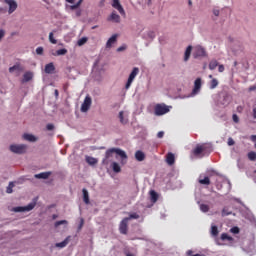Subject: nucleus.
Wrapping results in <instances>:
<instances>
[{
	"label": "nucleus",
	"instance_id": "obj_60",
	"mask_svg": "<svg viewBox=\"0 0 256 256\" xmlns=\"http://www.w3.org/2000/svg\"><path fill=\"white\" fill-rule=\"evenodd\" d=\"M76 15H77V17H80V16H81V11H78V12L76 13Z\"/></svg>",
	"mask_w": 256,
	"mask_h": 256
},
{
	"label": "nucleus",
	"instance_id": "obj_20",
	"mask_svg": "<svg viewBox=\"0 0 256 256\" xmlns=\"http://www.w3.org/2000/svg\"><path fill=\"white\" fill-rule=\"evenodd\" d=\"M135 159L137 161H145V153H143V151H141V150L136 151Z\"/></svg>",
	"mask_w": 256,
	"mask_h": 256
},
{
	"label": "nucleus",
	"instance_id": "obj_12",
	"mask_svg": "<svg viewBox=\"0 0 256 256\" xmlns=\"http://www.w3.org/2000/svg\"><path fill=\"white\" fill-rule=\"evenodd\" d=\"M108 21H112L113 23H121V16H119V14H117V12L114 11L108 17Z\"/></svg>",
	"mask_w": 256,
	"mask_h": 256
},
{
	"label": "nucleus",
	"instance_id": "obj_33",
	"mask_svg": "<svg viewBox=\"0 0 256 256\" xmlns=\"http://www.w3.org/2000/svg\"><path fill=\"white\" fill-rule=\"evenodd\" d=\"M54 55H57L58 57L61 55H67V49L62 48L56 51V53Z\"/></svg>",
	"mask_w": 256,
	"mask_h": 256
},
{
	"label": "nucleus",
	"instance_id": "obj_39",
	"mask_svg": "<svg viewBox=\"0 0 256 256\" xmlns=\"http://www.w3.org/2000/svg\"><path fill=\"white\" fill-rule=\"evenodd\" d=\"M60 225H67V220L56 221L54 227H59Z\"/></svg>",
	"mask_w": 256,
	"mask_h": 256
},
{
	"label": "nucleus",
	"instance_id": "obj_44",
	"mask_svg": "<svg viewBox=\"0 0 256 256\" xmlns=\"http://www.w3.org/2000/svg\"><path fill=\"white\" fill-rule=\"evenodd\" d=\"M119 119H120V123H122L123 125L127 123V121H125V119L123 118V111L119 112Z\"/></svg>",
	"mask_w": 256,
	"mask_h": 256
},
{
	"label": "nucleus",
	"instance_id": "obj_50",
	"mask_svg": "<svg viewBox=\"0 0 256 256\" xmlns=\"http://www.w3.org/2000/svg\"><path fill=\"white\" fill-rule=\"evenodd\" d=\"M218 71H219V73H223V71H225V66L223 64H220L218 66Z\"/></svg>",
	"mask_w": 256,
	"mask_h": 256
},
{
	"label": "nucleus",
	"instance_id": "obj_10",
	"mask_svg": "<svg viewBox=\"0 0 256 256\" xmlns=\"http://www.w3.org/2000/svg\"><path fill=\"white\" fill-rule=\"evenodd\" d=\"M7 5H9L8 13L11 15V13H15L17 11V2L15 0H4Z\"/></svg>",
	"mask_w": 256,
	"mask_h": 256
},
{
	"label": "nucleus",
	"instance_id": "obj_8",
	"mask_svg": "<svg viewBox=\"0 0 256 256\" xmlns=\"http://www.w3.org/2000/svg\"><path fill=\"white\" fill-rule=\"evenodd\" d=\"M91 103H92V99L91 96H86L84 99V102L81 105V111L82 113H87V111H89V109H91Z\"/></svg>",
	"mask_w": 256,
	"mask_h": 256
},
{
	"label": "nucleus",
	"instance_id": "obj_25",
	"mask_svg": "<svg viewBox=\"0 0 256 256\" xmlns=\"http://www.w3.org/2000/svg\"><path fill=\"white\" fill-rule=\"evenodd\" d=\"M150 197H151L152 203H157V199H159V195L157 194V192H155V190L150 191Z\"/></svg>",
	"mask_w": 256,
	"mask_h": 256
},
{
	"label": "nucleus",
	"instance_id": "obj_41",
	"mask_svg": "<svg viewBox=\"0 0 256 256\" xmlns=\"http://www.w3.org/2000/svg\"><path fill=\"white\" fill-rule=\"evenodd\" d=\"M86 43H87V38H85V37L78 40L79 47L85 45Z\"/></svg>",
	"mask_w": 256,
	"mask_h": 256
},
{
	"label": "nucleus",
	"instance_id": "obj_13",
	"mask_svg": "<svg viewBox=\"0 0 256 256\" xmlns=\"http://www.w3.org/2000/svg\"><path fill=\"white\" fill-rule=\"evenodd\" d=\"M206 150H207V146H206L205 144H203V145H198V146H196V148L193 150V153H194V155L199 156V155H201V153H204V151H206Z\"/></svg>",
	"mask_w": 256,
	"mask_h": 256
},
{
	"label": "nucleus",
	"instance_id": "obj_22",
	"mask_svg": "<svg viewBox=\"0 0 256 256\" xmlns=\"http://www.w3.org/2000/svg\"><path fill=\"white\" fill-rule=\"evenodd\" d=\"M23 139L30 141V143H35V141H37V137L33 136V134H24Z\"/></svg>",
	"mask_w": 256,
	"mask_h": 256
},
{
	"label": "nucleus",
	"instance_id": "obj_59",
	"mask_svg": "<svg viewBox=\"0 0 256 256\" xmlns=\"http://www.w3.org/2000/svg\"><path fill=\"white\" fill-rule=\"evenodd\" d=\"M67 3H75V0H66Z\"/></svg>",
	"mask_w": 256,
	"mask_h": 256
},
{
	"label": "nucleus",
	"instance_id": "obj_49",
	"mask_svg": "<svg viewBox=\"0 0 256 256\" xmlns=\"http://www.w3.org/2000/svg\"><path fill=\"white\" fill-rule=\"evenodd\" d=\"M164 136H165V132H163V131H160L157 133L158 139H163Z\"/></svg>",
	"mask_w": 256,
	"mask_h": 256
},
{
	"label": "nucleus",
	"instance_id": "obj_45",
	"mask_svg": "<svg viewBox=\"0 0 256 256\" xmlns=\"http://www.w3.org/2000/svg\"><path fill=\"white\" fill-rule=\"evenodd\" d=\"M228 145L229 147H233V145H235V140H233V138H228Z\"/></svg>",
	"mask_w": 256,
	"mask_h": 256
},
{
	"label": "nucleus",
	"instance_id": "obj_47",
	"mask_svg": "<svg viewBox=\"0 0 256 256\" xmlns=\"http://www.w3.org/2000/svg\"><path fill=\"white\" fill-rule=\"evenodd\" d=\"M232 119H233L234 123H239V116H237V114H233Z\"/></svg>",
	"mask_w": 256,
	"mask_h": 256
},
{
	"label": "nucleus",
	"instance_id": "obj_5",
	"mask_svg": "<svg viewBox=\"0 0 256 256\" xmlns=\"http://www.w3.org/2000/svg\"><path fill=\"white\" fill-rule=\"evenodd\" d=\"M138 75H139V68L134 67L128 77L127 83L125 85V89H129L131 87L133 81H135V77H137Z\"/></svg>",
	"mask_w": 256,
	"mask_h": 256
},
{
	"label": "nucleus",
	"instance_id": "obj_53",
	"mask_svg": "<svg viewBox=\"0 0 256 256\" xmlns=\"http://www.w3.org/2000/svg\"><path fill=\"white\" fill-rule=\"evenodd\" d=\"M3 37H5V30H0V41Z\"/></svg>",
	"mask_w": 256,
	"mask_h": 256
},
{
	"label": "nucleus",
	"instance_id": "obj_56",
	"mask_svg": "<svg viewBox=\"0 0 256 256\" xmlns=\"http://www.w3.org/2000/svg\"><path fill=\"white\" fill-rule=\"evenodd\" d=\"M251 141H256V135L251 136Z\"/></svg>",
	"mask_w": 256,
	"mask_h": 256
},
{
	"label": "nucleus",
	"instance_id": "obj_28",
	"mask_svg": "<svg viewBox=\"0 0 256 256\" xmlns=\"http://www.w3.org/2000/svg\"><path fill=\"white\" fill-rule=\"evenodd\" d=\"M221 241H233V237L229 236L227 233H222L220 236Z\"/></svg>",
	"mask_w": 256,
	"mask_h": 256
},
{
	"label": "nucleus",
	"instance_id": "obj_32",
	"mask_svg": "<svg viewBox=\"0 0 256 256\" xmlns=\"http://www.w3.org/2000/svg\"><path fill=\"white\" fill-rule=\"evenodd\" d=\"M83 3V0H79L76 4H74V5H71L70 6V9L72 10V11H75V9H79V7H81V4Z\"/></svg>",
	"mask_w": 256,
	"mask_h": 256
},
{
	"label": "nucleus",
	"instance_id": "obj_3",
	"mask_svg": "<svg viewBox=\"0 0 256 256\" xmlns=\"http://www.w3.org/2000/svg\"><path fill=\"white\" fill-rule=\"evenodd\" d=\"M10 151L12 153H16L17 155H23V153H27V145L12 144V145H10Z\"/></svg>",
	"mask_w": 256,
	"mask_h": 256
},
{
	"label": "nucleus",
	"instance_id": "obj_30",
	"mask_svg": "<svg viewBox=\"0 0 256 256\" xmlns=\"http://www.w3.org/2000/svg\"><path fill=\"white\" fill-rule=\"evenodd\" d=\"M86 162L88 163V165H97V159L91 156L86 157Z\"/></svg>",
	"mask_w": 256,
	"mask_h": 256
},
{
	"label": "nucleus",
	"instance_id": "obj_17",
	"mask_svg": "<svg viewBox=\"0 0 256 256\" xmlns=\"http://www.w3.org/2000/svg\"><path fill=\"white\" fill-rule=\"evenodd\" d=\"M166 162H167L168 165H174L175 164V154L169 152L166 155Z\"/></svg>",
	"mask_w": 256,
	"mask_h": 256
},
{
	"label": "nucleus",
	"instance_id": "obj_14",
	"mask_svg": "<svg viewBox=\"0 0 256 256\" xmlns=\"http://www.w3.org/2000/svg\"><path fill=\"white\" fill-rule=\"evenodd\" d=\"M198 183H200V185H211V179H209V176L203 178V174H201L198 178Z\"/></svg>",
	"mask_w": 256,
	"mask_h": 256
},
{
	"label": "nucleus",
	"instance_id": "obj_9",
	"mask_svg": "<svg viewBox=\"0 0 256 256\" xmlns=\"http://www.w3.org/2000/svg\"><path fill=\"white\" fill-rule=\"evenodd\" d=\"M112 7L116 9L120 15H122V17H125V9H123V6L119 0H113Z\"/></svg>",
	"mask_w": 256,
	"mask_h": 256
},
{
	"label": "nucleus",
	"instance_id": "obj_52",
	"mask_svg": "<svg viewBox=\"0 0 256 256\" xmlns=\"http://www.w3.org/2000/svg\"><path fill=\"white\" fill-rule=\"evenodd\" d=\"M127 49V46H120L117 48L118 53H121V51H125Z\"/></svg>",
	"mask_w": 256,
	"mask_h": 256
},
{
	"label": "nucleus",
	"instance_id": "obj_2",
	"mask_svg": "<svg viewBox=\"0 0 256 256\" xmlns=\"http://www.w3.org/2000/svg\"><path fill=\"white\" fill-rule=\"evenodd\" d=\"M171 107L170 106H167L166 104H157L155 107H154V113L155 115H157L158 117L161 116V115H165L167 113H169Z\"/></svg>",
	"mask_w": 256,
	"mask_h": 256
},
{
	"label": "nucleus",
	"instance_id": "obj_4",
	"mask_svg": "<svg viewBox=\"0 0 256 256\" xmlns=\"http://www.w3.org/2000/svg\"><path fill=\"white\" fill-rule=\"evenodd\" d=\"M35 202L28 204L27 206H17L13 208L15 213H25L26 211H33L35 209Z\"/></svg>",
	"mask_w": 256,
	"mask_h": 256
},
{
	"label": "nucleus",
	"instance_id": "obj_61",
	"mask_svg": "<svg viewBox=\"0 0 256 256\" xmlns=\"http://www.w3.org/2000/svg\"><path fill=\"white\" fill-rule=\"evenodd\" d=\"M250 91H255V86L250 87Z\"/></svg>",
	"mask_w": 256,
	"mask_h": 256
},
{
	"label": "nucleus",
	"instance_id": "obj_18",
	"mask_svg": "<svg viewBox=\"0 0 256 256\" xmlns=\"http://www.w3.org/2000/svg\"><path fill=\"white\" fill-rule=\"evenodd\" d=\"M53 71H55V65L53 64V62L46 64L45 73H47L48 75H51V73H53Z\"/></svg>",
	"mask_w": 256,
	"mask_h": 256
},
{
	"label": "nucleus",
	"instance_id": "obj_1",
	"mask_svg": "<svg viewBox=\"0 0 256 256\" xmlns=\"http://www.w3.org/2000/svg\"><path fill=\"white\" fill-rule=\"evenodd\" d=\"M113 154L118 155L121 158V165L127 163V153L120 148H110L105 152V158L102 160L103 165H108Z\"/></svg>",
	"mask_w": 256,
	"mask_h": 256
},
{
	"label": "nucleus",
	"instance_id": "obj_37",
	"mask_svg": "<svg viewBox=\"0 0 256 256\" xmlns=\"http://www.w3.org/2000/svg\"><path fill=\"white\" fill-rule=\"evenodd\" d=\"M49 41L52 43V45H57V40L53 37V32L49 33Z\"/></svg>",
	"mask_w": 256,
	"mask_h": 256
},
{
	"label": "nucleus",
	"instance_id": "obj_46",
	"mask_svg": "<svg viewBox=\"0 0 256 256\" xmlns=\"http://www.w3.org/2000/svg\"><path fill=\"white\" fill-rule=\"evenodd\" d=\"M83 225H85V220H83V218L80 220V224L78 226V231H81V229H83Z\"/></svg>",
	"mask_w": 256,
	"mask_h": 256
},
{
	"label": "nucleus",
	"instance_id": "obj_42",
	"mask_svg": "<svg viewBox=\"0 0 256 256\" xmlns=\"http://www.w3.org/2000/svg\"><path fill=\"white\" fill-rule=\"evenodd\" d=\"M231 211H229L227 208H223L222 210V217H227V215H231Z\"/></svg>",
	"mask_w": 256,
	"mask_h": 256
},
{
	"label": "nucleus",
	"instance_id": "obj_51",
	"mask_svg": "<svg viewBox=\"0 0 256 256\" xmlns=\"http://www.w3.org/2000/svg\"><path fill=\"white\" fill-rule=\"evenodd\" d=\"M37 55H41L43 53V47L36 48Z\"/></svg>",
	"mask_w": 256,
	"mask_h": 256
},
{
	"label": "nucleus",
	"instance_id": "obj_54",
	"mask_svg": "<svg viewBox=\"0 0 256 256\" xmlns=\"http://www.w3.org/2000/svg\"><path fill=\"white\" fill-rule=\"evenodd\" d=\"M213 15H215V17H219V10L214 9L213 10Z\"/></svg>",
	"mask_w": 256,
	"mask_h": 256
},
{
	"label": "nucleus",
	"instance_id": "obj_27",
	"mask_svg": "<svg viewBox=\"0 0 256 256\" xmlns=\"http://www.w3.org/2000/svg\"><path fill=\"white\" fill-rule=\"evenodd\" d=\"M83 199H84V203H86V205H89V192L87 191V189H83Z\"/></svg>",
	"mask_w": 256,
	"mask_h": 256
},
{
	"label": "nucleus",
	"instance_id": "obj_24",
	"mask_svg": "<svg viewBox=\"0 0 256 256\" xmlns=\"http://www.w3.org/2000/svg\"><path fill=\"white\" fill-rule=\"evenodd\" d=\"M191 51H193V46H188L184 54V61H189V58L191 57Z\"/></svg>",
	"mask_w": 256,
	"mask_h": 256
},
{
	"label": "nucleus",
	"instance_id": "obj_35",
	"mask_svg": "<svg viewBox=\"0 0 256 256\" xmlns=\"http://www.w3.org/2000/svg\"><path fill=\"white\" fill-rule=\"evenodd\" d=\"M14 71H21V66L14 65V66L9 68V73H13Z\"/></svg>",
	"mask_w": 256,
	"mask_h": 256
},
{
	"label": "nucleus",
	"instance_id": "obj_11",
	"mask_svg": "<svg viewBox=\"0 0 256 256\" xmlns=\"http://www.w3.org/2000/svg\"><path fill=\"white\" fill-rule=\"evenodd\" d=\"M201 90V78H197L194 82V88L192 90V95H197Z\"/></svg>",
	"mask_w": 256,
	"mask_h": 256
},
{
	"label": "nucleus",
	"instance_id": "obj_7",
	"mask_svg": "<svg viewBox=\"0 0 256 256\" xmlns=\"http://www.w3.org/2000/svg\"><path fill=\"white\" fill-rule=\"evenodd\" d=\"M129 231V218H124L119 225V232L121 235H127Z\"/></svg>",
	"mask_w": 256,
	"mask_h": 256
},
{
	"label": "nucleus",
	"instance_id": "obj_21",
	"mask_svg": "<svg viewBox=\"0 0 256 256\" xmlns=\"http://www.w3.org/2000/svg\"><path fill=\"white\" fill-rule=\"evenodd\" d=\"M33 79V74L31 72H25L23 75V83H29Z\"/></svg>",
	"mask_w": 256,
	"mask_h": 256
},
{
	"label": "nucleus",
	"instance_id": "obj_31",
	"mask_svg": "<svg viewBox=\"0 0 256 256\" xmlns=\"http://www.w3.org/2000/svg\"><path fill=\"white\" fill-rule=\"evenodd\" d=\"M219 85V81L214 78L210 81V89H216Z\"/></svg>",
	"mask_w": 256,
	"mask_h": 256
},
{
	"label": "nucleus",
	"instance_id": "obj_62",
	"mask_svg": "<svg viewBox=\"0 0 256 256\" xmlns=\"http://www.w3.org/2000/svg\"><path fill=\"white\" fill-rule=\"evenodd\" d=\"M151 1H152V0H148V2H147V3H148V5H151Z\"/></svg>",
	"mask_w": 256,
	"mask_h": 256
},
{
	"label": "nucleus",
	"instance_id": "obj_23",
	"mask_svg": "<svg viewBox=\"0 0 256 256\" xmlns=\"http://www.w3.org/2000/svg\"><path fill=\"white\" fill-rule=\"evenodd\" d=\"M111 169L114 173H121V166L117 162H112Z\"/></svg>",
	"mask_w": 256,
	"mask_h": 256
},
{
	"label": "nucleus",
	"instance_id": "obj_6",
	"mask_svg": "<svg viewBox=\"0 0 256 256\" xmlns=\"http://www.w3.org/2000/svg\"><path fill=\"white\" fill-rule=\"evenodd\" d=\"M207 52L205 51V48L202 46H195L193 51V57L194 59H199V57H206Z\"/></svg>",
	"mask_w": 256,
	"mask_h": 256
},
{
	"label": "nucleus",
	"instance_id": "obj_64",
	"mask_svg": "<svg viewBox=\"0 0 256 256\" xmlns=\"http://www.w3.org/2000/svg\"><path fill=\"white\" fill-rule=\"evenodd\" d=\"M126 256H133V254H127Z\"/></svg>",
	"mask_w": 256,
	"mask_h": 256
},
{
	"label": "nucleus",
	"instance_id": "obj_26",
	"mask_svg": "<svg viewBox=\"0 0 256 256\" xmlns=\"http://www.w3.org/2000/svg\"><path fill=\"white\" fill-rule=\"evenodd\" d=\"M218 66H219V62H217V60H211L209 63L210 71H215V69H217Z\"/></svg>",
	"mask_w": 256,
	"mask_h": 256
},
{
	"label": "nucleus",
	"instance_id": "obj_43",
	"mask_svg": "<svg viewBox=\"0 0 256 256\" xmlns=\"http://www.w3.org/2000/svg\"><path fill=\"white\" fill-rule=\"evenodd\" d=\"M230 233H233L234 235H238L239 233V227L234 226L230 229Z\"/></svg>",
	"mask_w": 256,
	"mask_h": 256
},
{
	"label": "nucleus",
	"instance_id": "obj_58",
	"mask_svg": "<svg viewBox=\"0 0 256 256\" xmlns=\"http://www.w3.org/2000/svg\"><path fill=\"white\" fill-rule=\"evenodd\" d=\"M237 111H243V107L239 106V107L237 108Z\"/></svg>",
	"mask_w": 256,
	"mask_h": 256
},
{
	"label": "nucleus",
	"instance_id": "obj_15",
	"mask_svg": "<svg viewBox=\"0 0 256 256\" xmlns=\"http://www.w3.org/2000/svg\"><path fill=\"white\" fill-rule=\"evenodd\" d=\"M69 241H71V236L66 237L65 240H63L62 242L56 243L55 247L63 249L66 245H69Z\"/></svg>",
	"mask_w": 256,
	"mask_h": 256
},
{
	"label": "nucleus",
	"instance_id": "obj_48",
	"mask_svg": "<svg viewBox=\"0 0 256 256\" xmlns=\"http://www.w3.org/2000/svg\"><path fill=\"white\" fill-rule=\"evenodd\" d=\"M46 128L48 131H53L55 129V126L53 124H47Z\"/></svg>",
	"mask_w": 256,
	"mask_h": 256
},
{
	"label": "nucleus",
	"instance_id": "obj_16",
	"mask_svg": "<svg viewBox=\"0 0 256 256\" xmlns=\"http://www.w3.org/2000/svg\"><path fill=\"white\" fill-rule=\"evenodd\" d=\"M117 34L112 35V37H110L106 43V47L107 48H111L113 47V44L117 43Z\"/></svg>",
	"mask_w": 256,
	"mask_h": 256
},
{
	"label": "nucleus",
	"instance_id": "obj_34",
	"mask_svg": "<svg viewBox=\"0 0 256 256\" xmlns=\"http://www.w3.org/2000/svg\"><path fill=\"white\" fill-rule=\"evenodd\" d=\"M200 210H201L203 213H208V212H209V205H207V204H201V205H200Z\"/></svg>",
	"mask_w": 256,
	"mask_h": 256
},
{
	"label": "nucleus",
	"instance_id": "obj_63",
	"mask_svg": "<svg viewBox=\"0 0 256 256\" xmlns=\"http://www.w3.org/2000/svg\"><path fill=\"white\" fill-rule=\"evenodd\" d=\"M188 3H189V5H192V4H193V3L191 2V0H189V2H188Z\"/></svg>",
	"mask_w": 256,
	"mask_h": 256
},
{
	"label": "nucleus",
	"instance_id": "obj_55",
	"mask_svg": "<svg viewBox=\"0 0 256 256\" xmlns=\"http://www.w3.org/2000/svg\"><path fill=\"white\" fill-rule=\"evenodd\" d=\"M253 119H256V107L252 110Z\"/></svg>",
	"mask_w": 256,
	"mask_h": 256
},
{
	"label": "nucleus",
	"instance_id": "obj_38",
	"mask_svg": "<svg viewBox=\"0 0 256 256\" xmlns=\"http://www.w3.org/2000/svg\"><path fill=\"white\" fill-rule=\"evenodd\" d=\"M13 187H15V184H13V182H10L6 189V193H13Z\"/></svg>",
	"mask_w": 256,
	"mask_h": 256
},
{
	"label": "nucleus",
	"instance_id": "obj_40",
	"mask_svg": "<svg viewBox=\"0 0 256 256\" xmlns=\"http://www.w3.org/2000/svg\"><path fill=\"white\" fill-rule=\"evenodd\" d=\"M125 219H129V221H131V219H139V214L132 213L129 215V217H126Z\"/></svg>",
	"mask_w": 256,
	"mask_h": 256
},
{
	"label": "nucleus",
	"instance_id": "obj_57",
	"mask_svg": "<svg viewBox=\"0 0 256 256\" xmlns=\"http://www.w3.org/2000/svg\"><path fill=\"white\" fill-rule=\"evenodd\" d=\"M54 93L56 97H59V90H55Z\"/></svg>",
	"mask_w": 256,
	"mask_h": 256
},
{
	"label": "nucleus",
	"instance_id": "obj_29",
	"mask_svg": "<svg viewBox=\"0 0 256 256\" xmlns=\"http://www.w3.org/2000/svg\"><path fill=\"white\" fill-rule=\"evenodd\" d=\"M211 235L212 237H217L219 235V228L217 226H211Z\"/></svg>",
	"mask_w": 256,
	"mask_h": 256
},
{
	"label": "nucleus",
	"instance_id": "obj_19",
	"mask_svg": "<svg viewBox=\"0 0 256 256\" xmlns=\"http://www.w3.org/2000/svg\"><path fill=\"white\" fill-rule=\"evenodd\" d=\"M51 177V172H42L35 175V179H49Z\"/></svg>",
	"mask_w": 256,
	"mask_h": 256
},
{
	"label": "nucleus",
	"instance_id": "obj_36",
	"mask_svg": "<svg viewBox=\"0 0 256 256\" xmlns=\"http://www.w3.org/2000/svg\"><path fill=\"white\" fill-rule=\"evenodd\" d=\"M248 159L250 160V161H256V153L255 152H249L248 153Z\"/></svg>",
	"mask_w": 256,
	"mask_h": 256
}]
</instances>
